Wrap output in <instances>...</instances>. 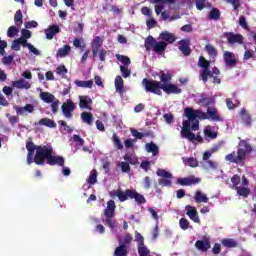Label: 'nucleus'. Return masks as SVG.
<instances>
[{
  "label": "nucleus",
  "instance_id": "1",
  "mask_svg": "<svg viewBox=\"0 0 256 256\" xmlns=\"http://www.w3.org/2000/svg\"><path fill=\"white\" fill-rule=\"evenodd\" d=\"M27 164L35 163V165H45L49 161V157L53 155V148L49 146H37L33 140L29 138L26 141Z\"/></svg>",
  "mask_w": 256,
  "mask_h": 256
},
{
  "label": "nucleus",
  "instance_id": "2",
  "mask_svg": "<svg viewBox=\"0 0 256 256\" xmlns=\"http://www.w3.org/2000/svg\"><path fill=\"white\" fill-rule=\"evenodd\" d=\"M142 85L146 91V93H153L154 95L162 96L163 92L166 93V95H180V93H183V90L177 86V84L168 83V84H161V82L144 78L142 80ZM162 90V91H161Z\"/></svg>",
  "mask_w": 256,
  "mask_h": 256
},
{
  "label": "nucleus",
  "instance_id": "3",
  "mask_svg": "<svg viewBox=\"0 0 256 256\" xmlns=\"http://www.w3.org/2000/svg\"><path fill=\"white\" fill-rule=\"evenodd\" d=\"M251 153H253V146H251V143H248L247 140H241L238 144L237 151L227 154L225 156V161L243 167L247 161V157H249Z\"/></svg>",
  "mask_w": 256,
  "mask_h": 256
},
{
  "label": "nucleus",
  "instance_id": "4",
  "mask_svg": "<svg viewBox=\"0 0 256 256\" xmlns=\"http://www.w3.org/2000/svg\"><path fill=\"white\" fill-rule=\"evenodd\" d=\"M109 196L112 199H115V197H118L121 203H125V201L129 199H134V201H136L138 205H143L147 203V199H145V196L137 192V190H133V189H126L125 191L121 189L112 190L109 192Z\"/></svg>",
  "mask_w": 256,
  "mask_h": 256
},
{
  "label": "nucleus",
  "instance_id": "5",
  "mask_svg": "<svg viewBox=\"0 0 256 256\" xmlns=\"http://www.w3.org/2000/svg\"><path fill=\"white\" fill-rule=\"evenodd\" d=\"M185 116L187 117L188 121L191 122V131H199V120L205 121L208 120L207 110L203 112V110H194L191 107H187L184 110Z\"/></svg>",
  "mask_w": 256,
  "mask_h": 256
},
{
  "label": "nucleus",
  "instance_id": "6",
  "mask_svg": "<svg viewBox=\"0 0 256 256\" xmlns=\"http://www.w3.org/2000/svg\"><path fill=\"white\" fill-rule=\"evenodd\" d=\"M144 47L146 51H151V49H153L154 53H157V55H163V53H165V51L167 50V42H157V40L153 36H148L145 39Z\"/></svg>",
  "mask_w": 256,
  "mask_h": 256
},
{
  "label": "nucleus",
  "instance_id": "7",
  "mask_svg": "<svg viewBox=\"0 0 256 256\" xmlns=\"http://www.w3.org/2000/svg\"><path fill=\"white\" fill-rule=\"evenodd\" d=\"M182 139H187L188 141H203L201 136H195V133L191 131V122L189 120H184L182 122V129L180 132Z\"/></svg>",
  "mask_w": 256,
  "mask_h": 256
},
{
  "label": "nucleus",
  "instance_id": "8",
  "mask_svg": "<svg viewBox=\"0 0 256 256\" xmlns=\"http://www.w3.org/2000/svg\"><path fill=\"white\" fill-rule=\"evenodd\" d=\"M62 113L66 119H73V111H75V103L68 99L61 106Z\"/></svg>",
  "mask_w": 256,
  "mask_h": 256
},
{
  "label": "nucleus",
  "instance_id": "9",
  "mask_svg": "<svg viewBox=\"0 0 256 256\" xmlns=\"http://www.w3.org/2000/svg\"><path fill=\"white\" fill-rule=\"evenodd\" d=\"M201 181V178H197L195 176H188L184 178H178L177 183L182 187H191V185H198Z\"/></svg>",
  "mask_w": 256,
  "mask_h": 256
},
{
  "label": "nucleus",
  "instance_id": "10",
  "mask_svg": "<svg viewBox=\"0 0 256 256\" xmlns=\"http://www.w3.org/2000/svg\"><path fill=\"white\" fill-rule=\"evenodd\" d=\"M239 116L241 123L242 125H244V127H251V125H253V117L249 114V111H247V109L242 108L239 112Z\"/></svg>",
  "mask_w": 256,
  "mask_h": 256
},
{
  "label": "nucleus",
  "instance_id": "11",
  "mask_svg": "<svg viewBox=\"0 0 256 256\" xmlns=\"http://www.w3.org/2000/svg\"><path fill=\"white\" fill-rule=\"evenodd\" d=\"M178 49L179 51H181L182 55H184V57H189V55H191V47H189V45H191V40L189 39H182L178 42Z\"/></svg>",
  "mask_w": 256,
  "mask_h": 256
},
{
  "label": "nucleus",
  "instance_id": "12",
  "mask_svg": "<svg viewBox=\"0 0 256 256\" xmlns=\"http://www.w3.org/2000/svg\"><path fill=\"white\" fill-rule=\"evenodd\" d=\"M195 247L198 251H202V253H207L209 248L211 247V238L206 237L203 240H197L195 242Z\"/></svg>",
  "mask_w": 256,
  "mask_h": 256
},
{
  "label": "nucleus",
  "instance_id": "13",
  "mask_svg": "<svg viewBox=\"0 0 256 256\" xmlns=\"http://www.w3.org/2000/svg\"><path fill=\"white\" fill-rule=\"evenodd\" d=\"M224 37H226L228 43L231 45L238 43L241 45L243 43V35L241 34H233V32L224 33Z\"/></svg>",
  "mask_w": 256,
  "mask_h": 256
},
{
  "label": "nucleus",
  "instance_id": "14",
  "mask_svg": "<svg viewBox=\"0 0 256 256\" xmlns=\"http://www.w3.org/2000/svg\"><path fill=\"white\" fill-rule=\"evenodd\" d=\"M47 165L54 166L58 165V167H65V158L63 156H54L50 154Z\"/></svg>",
  "mask_w": 256,
  "mask_h": 256
},
{
  "label": "nucleus",
  "instance_id": "15",
  "mask_svg": "<svg viewBox=\"0 0 256 256\" xmlns=\"http://www.w3.org/2000/svg\"><path fill=\"white\" fill-rule=\"evenodd\" d=\"M235 54L230 51H225L223 54V59L226 67H235L237 65V59L234 58Z\"/></svg>",
  "mask_w": 256,
  "mask_h": 256
},
{
  "label": "nucleus",
  "instance_id": "16",
  "mask_svg": "<svg viewBox=\"0 0 256 256\" xmlns=\"http://www.w3.org/2000/svg\"><path fill=\"white\" fill-rule=\"evenodd\" d=\"M103 45V40L100 36H96L91 42V49L93 57H97V53Z\"/></svg>",
  "mask_w": 256,
  "mask_h": 256
},
{
  "label": "nucleus",
  "instance_id": "17",
  "mask_svg": "<svg viewBox=\"0 0 256 256\" xmlns=\"http://www.w3.org/2000/svg\"><path fill=\"white\" fill-rule=\"evenodd\" d=\"M186 215L189 216V219L191 221H194V223H200L201 219H199V214L197 213V209L191 205L186 206Z\"/></svg>",
  "mask_w": 256,
  "mask_h": 256
},
{
  "label": "nucleus",
  "instance_id": "18",
  "mask_svg": "<svg viewBox=\"0 0 256 256\" xmlns=\"http://www.w3.org/2000/svg\"><path fill=\"white\" fill-rule=\"evenodd\" d=\"M57 33H61V28L59 27V25L53 24L49 26L48 29L45 30L46 39L51 41V39H53V37H55Z\"/></svg>",
  "mask_w": 256,
  "mask_h": 256
},
{
  "label": "nucleus",
  "instance_id": "19",
  "mask_svg": "<svg viewBox=\"0 0 256 256\" xmlns=\"http://www.w3.org/2000/svg\"><path fill=\"white\" fill-rule=\"evenodd\" d=\"M93 100L89 96H79V107L80 109H88L91 111V105Z\"/></svg>",
  "mask_w": 256,
  "mask_h": 256
},
{
  "label": "nucleus",
  "instance_id": "20",
  "mask_svg": "<svg viewBox=\"0 0 256 256\" xmlns=\"http://www.w3.org/2000/svg\"><path fill=\"white\" fill-rule=\"evenodd\" d=\"M207 116H208V121H215L217 123L223 121V118L219 116V112L217 111L216 108H208Z\"/></svg>",
  "mask_w": 256,
  "mask_h": 256
},
{
  "label": "nucleus",
  "instance_id": "21",
  "mask_svg": "<svg viewBox=\"0 0 256 256\" xmlns=\"http://www.w3.org/2000/svg\"><path fill=\"white\" fill-rule=\"evenodd\" d=\"M106 205L107 207L106 209H104V216L115 217V209H117V206L115 205V201L109 200Z\"/></svg>",
  "mask_w": 256,
  "mask_h": 256
},
{
  "label": "nucleus",
  "instance_id": "22",
  "mask_svg": "<svg viewBox=\"0 0 256 256\" xmlns=\"http://www.w3.org/2000/svg\"><path fill=\"white\" fill-rule=\"evenodd\" d=\"M159 39L167 43V45L172 44L174 41H177V38H175V35L168 31L160 33Z\"/></svg>",
  "mask_w": 256,
  "mask_h": 256
},
{
  "label": "nucleus",
  "instance_id": "23",
  "mask_svg": "<svg viewBox=\"0 0 256 256\" xmlns=\"http://www.w3.org/2000/svg\"><path fill=\"white\" fill-rule=\"evenodd\" d=\"M15 110L17 115H25V111L27 113H33L35 111V106H33V104H26L24 107L16 106Z\"/></svg>",
  "mask_w": 256,
  "mask_h": 256
},
{
  "label": "nucleus",
  "instance_id": "24",
  "mask_svg": "<svg viewBox=\"0 0 256 256\" xmlns=\"http://www.w3.org/2000/svg\"><path fill=\"white\" fill-rule=\"evenodd\" d=\"M12 85L16 89H31V84L23 78H20L19 80L14 81Z\"/></svg>",
  "mask_w": 256,
  "mask_h": 256
},
{
  "label": "nucleus",
  "instance_id": "25",
  "mask_svg": "<svg viewBox=\"0 0 256 256\" xmlns=\"http://www.w3.org/2000/svg\"><path fill=\"white\" fill-rule=\"evenodd\" d=\"M114 85L117 93H119L120 95H123V93L125 92L123 77H121L120 75L116 76Z\"/></svg>",
  "mask_w": 256,
  "mask_h": 256
},
{
  "label": "nucleus",
  "instance_id": "26",
  "mask_svg": "<svg viewBox=\"0 0 256 256\" xmlns=\"http://www.w3.org/2000/svg\"><path fill=\"white\" fill-rule=\"evenodd\" d=\"M194 201L195 203H209V198L207 195L203 194L201 190H197L195 192Z\"/></svg>",
  "mask_w": 256,
  "mask_h": 256
},
{
  "label": "nucleus",
  "instance_id": "27",
  "mask_svg": "<svg viewBox=\"0 0 256 256\" xmlns=\"http://www.w3.org/2000/svg\"><path fill=\"white\" fill-rule=\"evenodd\" d=\"M69 53H71V46L69 44H66L57 51L56 57L57 59L67 57Z\"/></svg>",
  "mask_w": 256,
  "mask_h": 256
},
{
  "label": "nucleus",
  "instance_id": "28",
  "mask_svg": "<svg viewBox=\"0 0 256 256\" xmlns=\"http://www.w3.org/2000/svg\"><path fill=\"white\" fill-rule=\"evenodd\" d=\"M74 83L77 87H82V89H93V80H75Z\"/></svg>",
  "mask_w": 256,
  "mask_h": 256
},
{
  "label": "nucleus",
  "instance_id": "29",
  "mask_svg": "<svg viewBox=\"0 0 256 256\" xmlns=\"http://www.w3.org/2000/svg\"><path fill=\"white\" fill-rule=\"evenodd\" d=\"M40 99L44 101V103H53L57 98L50 92H41Z\"/></svg>",
  "mask_w": 256,
  "mask_h": 256
},
{
  "label": "nucleus",
  "instance_id": "30",
  "mask_svg": "<svg viewBox=\"0 0 256 256\" xmlns=\"http://www.w3.org/2000/svg\"><path fill=\"white\" fill-rule=\"evenodd\" d=\"M146 151L147 153H152V155L155 157L156 155H159V146L153 142L147 143Z\"/></svg>",
  "mask_w": 256,
  "mask_h": 256
},
{
  "label": "nucleus",
  "instance_id": "31",
  "mask_svg": "<svg viewBox=\"0 0 256 256\" xmlns=\"http://www.w3.org/2000/svg\"><path fill=\"white\" fill-rule=\"evenodd\" d=\"M200 77L203 81V83H207L209 81V77L213 78L214 74L213 71L208 69H202V71L200 72Z\"/></svg>",
  "mask_w": 256,
  "mask_h": 256
},
{
  "label": "nucleus",
  "instance_id": "32",
  "mask_svg": "<svg viewBox=\"0 0 256 256\" xmlns=\"http://www.w3.org/2000/svg\"><path fill=\"white\" fill-rule=\"evenodd\" d=\"M129 255V251L125 245L119 244L118 247L115 248L114 256H127Z\"/></svg>",
  "mask_w": 256,
  "mask_h": 256
},
{
  "label": "nucleus",
  "instance_id": "33",
  "mask_svg": "<svg viewBox=\"0 0 256 256\" xmlns=\"http://www.w3.org/2000/svg\"><path fill=\"white\" fill-rule=\"evenodd\" d=\"M173 79V76L169 73L162 72L160 74V81L161 85H169L171 83V80Z\"/></svg>",
  "mask_w": 256,
  "mask_h": 256
},
{
  "label": "nucleus",
  "instance_id": "34",
  "mask_svg": "<svg viewBox=\"0 0 256 256\" xmlns=\"http://www.w3.org/2000/svg\"><path fill=\"white\" fill-rule=\"evenodd\" d=\"M81 119L86 125H93V114L91 112H82Z\"/></svg>",
  "mask_w": 256,
  "mask_h": 256
},
{
  "label": "nucleus",
  "instance_id": "35",
  "mask_svg": "<svg viewBox=\"0 0 256 256\" xmlns=\"http://www.w3.org/2000/svg\"><path fill=\"white\" fill-rule=\"evenodd\" d=\"M131 133L135 139H143V137H151L153 133L151 131H146L144 133L138 132L136 129H131Z\"/></svg>",
  "mask_w": 256,
  "mask_h": 256
},
{
  "label": "nucleus",
  "instance_id": "36",
  "mask_svg": "<svg viewBox=\"0 0 256 256\" xmlns=\"http://www.w3.org/2000/svg\"><path fill=\"white\" fill-rule=\"evenodd\" d=\"M116 59L122 63L121 67H129L131 65V58L128 56L116 54Z\"/></svg>",
  "mask_w": 256,
  "mask_h": 256
},
{
  "label": "nucleus",
  "instance_id": "37",
  "mask_svg": "<svg viewBox=\"0 0 256 256\" xmlns=\"http://www.w3.org/2000/svg\"><path fill=\"white\" fill-rule=\"evenodd\" d=\"M212 21H219L221 19V11L218 8H212L208 15Z\"/></svg>",
  "mask_w": 256,
  "mask_h": 256
},
{
  "label": "nucleus",
  "instance_id": "38",
  "mask_svg": "<svg viewBox=\"0 0 256 256\" xmlns=\"http://www.w3.org/2000/svg\"><path fill=\"white\" fill-rule=\"evenodd\" d=\"M39 125H44V127H49L50 129H54V127H57V124L55 123V121H53L49 118L40 119Z\"/></svg>",
  "mask_w": 256,
  "mask_h": 256
},
{
  "label": "nucleus",
  "instance_id": "39",
  "mask_svg": "<svg viewBox=\"0 0 256 256\" xmlns=\"http://www.w3.org/2000/svg\"><path fill=\"white\" fill-rule=\"evenodd\" d=\"M14 23L16 27H21L23 25V12L21 10H17L14 14Z\"/></svg>",
  "mask_w": 256,
  "mask_h": 256
},
{
  "label": "nucleus",
  "instance_id": "40",
  "mask_svg": "<svg viewBox=\"0 0 256 256\" xmlns=\"http://www.w3.org/2000/svg\"><path fill=\"white\" fill-rule=\"evenodd\" d=\"M133 241V236L129 233H126L123 237V240L119 239V245H124V247H129L131 245V242Z\"/></svg>",
  "mask_w": 256,
  "mask_h": 256
},
{
  "label": "nucleus",
  "instance_id": "41",
  "mask_svg": "<svg viewBox=\"0 0 256 256\" xmlns=\"http://www.w3.org/2000/svg\"><path fill=\"white\" fill-rule=\"evenodd\" d=\"M235 191H237V194L240 196V197H249L250 193H251V190H249V188L247 187H236L235 188Z\"/></svg>",
  "mask_w": 256,
  "mask_h": 256
},
{
  "label": "nucleus",
  "instance_id": "42",
  "mask_svg": "<svg viewBox=\"0 0 256 256\" xmlns=\"http://www.w3.org/2000/svg\"><path fill=\"white\" fill-rule=\"evenodd\" d=\"M112 141L116 149H118L119 151H123V143L121 142V139H119V136H117L116 133L112 135Z\"/></svg>",
  "mask_w": 256,
  "mask_h": 256
},
{
  "label": "nucleus",
  "instance_id": "43",
  "mask_svg": "<svg viewBox=\"0 0 256 256\" xmlns=\"http://www.w3.org/2000/svg\"><path fill=\"white\" fill-rule=\"evenodd\" d=\"M206 52L208 53L209 57H212V59H215L217 57V48L214 47L211 44H207L205 46Z\"/></svg>",
  "mask_w": 256,
  "mask_h": 256
},
{
  "label": "nucleus",
  "instance_id": "44",
  "mask_svg": "<svg viewBox=\"0 0 256 256\" xmlns=\"http://www.w3.org/2000/svg\"><path fill=\"white\" fill-rule=\"evenodd\" d=\"M198 103L205 105V107H209V105H213L214 100L211 97H207L205 95H202L198 101Z\"/></svg>",
  "mask_w": 256,
  "mask_h": 256
},
{
  "label": "nucleus",
  "instance_id": "45",
  "mask_svg": "<svg viewBox=\"0 0 256 256\" xmlns=\"http://www.w3.org/2000/svg\"><path fill=\"white\" fill-rule=\"evenodd\" d=\"M156 175L158 177H163L164 179H173V174H171L165 169H158Z\"/></svg>",
  "mask_w": 256,
  "mask_h": 256
},
{
  "label": "nucleus",
  "instance_id": "46",
  "mask_svg": "<svg viewBox=\"0 0 256 256\" xmlns=\"http://www.w3.org/2000/svg\"><path fill=\"white\" fill-rule=\"evenodd\" d=\"M198 65L202 69H209V67H211V62L209 60L205 59V57L200 56L199 61H198Z\"/></svg>",
  "mask_w": 256,
  "mask_h": 256
},
{
  "label": "nucleus",
  "instance_id": "47",
  "mask_svg": "<svg viewBox=\"0 0 256 256\" xmlns=\"http://www.w3.org/2000/svg\"><path fill=\"white\" fill-rule=\"evenodd\" d=\"M222 245L224 247L233 248L237 247V242L231 238H226L222 240Z\"/></svg>",
  "mask_w": 256,
  "mask_h": 256
},
{
  "label": "nucleus",
  "instance_id": "48",
  "mask_svg": "<svg viewBox=\"0 0 256 256\" xmlns=\"http://www.w3.org/2000/svg\"><path fill=\"white\" fill-rule=\"evenodd\" d=\"M138 254L139 256H151V251L147 246H138Z\"/></svg>",
  "mask_w": 256,
  "mask_h": 256
},
{
  "label": "nucleus",
  "instance_id": "49",
  "mask_svg": "<svg viewBox=\"0 0 256 256\" xmlns=\"http://www.w3.org/2000/svg\"><path fill=\"white\" fill-rule=\"evenodd\" d=\"M231 183H232V189H237L239 187V184L241 183V176L235 174L231 178Z\"/></svg>",
  "mask_w": 256,
  "mask_h": 256
},
{
  "label": "nucleus",
  "instance_id": "50",
  "mask_svg": "<svg viewBox=\"0 0 256 256\" xmlns=\"http://www.w3.org/2000/svg\"><path fill=\"white\" fill-rule=\"evenodd\" d=\"M120 72L124 79H127V77H131V69H129V66H120Z\"/></svg>",
  "mask_w": 256,
  "mask_h": 256
},
{
  "label": "nucleus",
  "instance_id": "51",
  "mask_svg": "<svg viewBox=\"0 0 256 256\" xmlns=\"http://www.w3.org/2000/svg\"><path fill=\"white\" fill-rule=\"evenodd\" d=\"M204 135H206V137H209L210 139H217V132H213V130H211V126L206 127V129L204 130Z\"/></svg>",
  "mask_w": 256,
  "mask_h": 256
},
{
  "label": "nucleus",
  "instance_id": "52",
  "mask_svg": "<svg viewBox=\"0 0 256 256\" xmlns=\"http://www.w3.org/2000/svg\"><path fill=\"white\" fill-rule=\"evenodd\" d=\"M19 34V28H16L15 26H10L7 30V37L13 38L15 35Z\"/></svg>",
  "mask_w": 256,
  "mask_h": 256
},
{
  "label": "nucleus",
  "instance_id": "53",
  "mask_svg": "<svg viewBox=\"0 0 256 256\" xmlns=\"http://www.w3.org/2000/svg\"><path fill=\"white\" fill-rule=\"evenodd\" d=\"M87 181L90 185H95V183H97V170H92Z\"/></svg>",
  "mask_w": 256,
  "mask_h": 256
},
{
  "label": "nucleus",
  "instance_id": "54",
  "mask_svg": "<svg viewBox=\"0 0 256 256\" xmlns=\"http://www.w3.org/2000/svg\"><path fill=\"white\" fill-rule=\"evenodd\" d=\"M118 167H120L122 173H129V171H131V166L129 165V162H120L118 164Z\"/></svg>",
  "mask_w": 256,
  "mask_h": 256
},
{
  "label": "nucleus",
  "instance_id": "55",
  "mask_svg": "<svg viewBox=\"0 0 256 256\" xmlns=\"http://www.w3.org/2000/svg\"><path fill=\"white\" fill-rule=\"evenodd\" d=\"M179 225L183 231H187V229H189V220H187V218H181L179 220Z\"/></svg>",
  "mask_w": 256,
  "mask_h": 256
},
{
  "label": "nucleus",
  "instance_id": "56",
  "mask_svg": "<svg viewBox=\"0 0 256 256\" xmlns=\"http://www.w3.org/2000/svg\"><path fill=\"white\" fill-rule=\"evenodd\" d=\"M72 139H73L74 143H76L80 147H83L85 145V140H83V138H81V136H79L77 134H74Z\"/></svg>",
  "mask_w": 256,
  "mask_h": 256
},
{
  "label": "nucleus",
  "instance_id": "57",
  "mask_svg": "<svg viewBox=\"0 0 256 256\" xmlns=\"http://www.w3.org/2000/svg\"><path fill=\"white\" fill-rule=\"evenodd\" d=\"M58 125H60V127H64V131H66L67 133L73 132V129L71 128V126L67 125V122H65V120H59Z\"/></svg>",
  "mask_w": 256,
  "mask_h": 256
},
{
  "label": "nucleus",
  "instance_id": "58",
  "mask_svg": "<svg viewBox=\"0 0 256 256\" xmlns=\"http://www.w3.org/2000/svg\"><path fill=\"white\" fill-rule=\"evenodd\" d=\"M14 60H15V56H13V55L4 56L2 58V63H3V65H11Z\"/></svg>",
  "mask_w": 256,
  "mask_h": 256
},
{
  "label": "nucleus",
  "instance_id": "59",
  "mask_svg": "<svg viewBox=\"0 0 256 256\" xmlns=\"http://www.w3.org/2000/svg\"><path fill=\"white\" fill-rule=\"evenodd\" d=\"M97 55L100 61L105 62L107 57V50L101 48L100 50H98Z\"/></svg>",
  "mask_w": 256,
  "mask_h": 256
},
{
  "label": "nucleus",
  "instance_id": "60",
  "mask_svg": "<svg viewBox=\"0 0 256 256\" xmlns=\"http://www.w3.org/2000/svg\"><path fill=\"white\" fill-rule=\"evenodd\" d=\"M249 59H255V51L253 50H246L244 52V60L249 61Z\"/></svg>",
  "mask_w": 256,
  "mask_h": 256
},
{
  "label": "nucleus",
  "instance_id": "61",
  "mask_svg": "<svg viewBox=\"0 0 256 256\" xmlns=\"http://www.w3.org/2000/svg\"><path fill=\"white\" fill-rule=\"evenodd\" d=\"M226 3H230L233 6L234 11H237L241 7V0H226Z\"/></svg>",
  "mask_w": 256,
  "mask_h": 256
},
{
  "label": "nucleus",
  "instance_id": "62",
  "mask_svg": "<svg viewBox=\"0 0 256 256\" xmlns=\"http://www.w3.org/2000/svg\"><path fill=\"white\" fill-rule=\"evenodd\" d=\"M59 99H55L53 102H51V109H52V113H57V111H59Z\"/></svg>",
  "mask_w": 256,
  "mask_h": 256
},
{
  "label": "nucleus",
  "instance_id": "63",
  "mask_svg": "<svg viewBox=\"0 0 256 256\" xmlns=\"http://www.w3.org/2000/svg\"><path fill=\"white\" fill-rule=\"evenodd\" d=\"M106 217V225L110 227V229H115V221L113 220V216H105Z\"/></svg>",
  "mask_w": 256,
  "mask_h": 256
},
{
  "label": "nucleus",
  "instance_id": "64",
  "mask_svg": "<svg viewBox=\"0 0 256 256\" xmlns=\"http://www.w3.org/2000/svg\"><path fill=\"white\" fill-rule=\"evenodd\" d=\"M57 75H65L67 74V67L65 65H60L56 68Z\"/></svg>",
  "mask_w": 256,
  "mask_h": 256
}]
</instances>
